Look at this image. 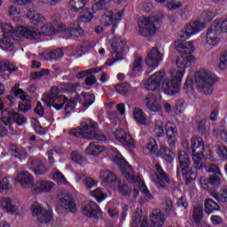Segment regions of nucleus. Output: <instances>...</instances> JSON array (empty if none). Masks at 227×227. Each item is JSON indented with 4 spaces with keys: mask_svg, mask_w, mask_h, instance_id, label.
<instances>
[{
    "mask_svg": "<svg viewBox=\"0 0 227 227\" xmlns=\"http://www.w3.org/2000/svg\"><path fill=\"white\" fill-rule=\"evenodd\" d=\"M34 25L33 27H18L13 31V27L10 24H3L2 31L0 32V47L3 51H12L15 40L20 38H27L28 40H38L42 36H52L56 33H67L70 36L79 38L84 35V30L81 27L79 21L73 23L69 28H67L65 24L53 22L52 24H43L45 17L36 11H30L27 13Z\"/></svg>",
    "mask_w": 227,
    "mask_h": 227,
    "instance_id": "obj_1",
    "label": "nucleus"
},
{
    "mask_svg": "<svg viewBox=\"0 0 227 227\" xmlns=\"http://www.w3.org/2000/svg\"><path fill=\"white\" fill-rule=\"evenodd\" d=\"M175 49L179 52L176 59V67L168 72L158 71L144 80L143 86L147 91H157L161 88L166 95L175 97L180 93L182 81L185 75V70L193 63H196V57L192 55L194 52V43L192 41L182 43L176 41L174 43Z\"/></svg>",
    "mask_w": 227,
    "mask_h": 227,
    "instance_id": "obj_2",
    "label": "nucleus"
},
{
    "mask_svg": "<svg viewBox=\"0 0 227 227\" xmlns=\"http://www.w3.org/2000/svg\"><path fill=\"white\" fill-rule=\"evenodd\" d=\"M107 154L111 160L119 166L125 178L132 181L131 187H133V191H130L127 184L121 186V181L110 170H101L99 172V179L102 184H106V185H108V187L110 189H114V191H118V192H121L122 196H130V198L137 199L140 191L145 198V201H148V200H153V196L150 193V190H148V187H146L143 179L139 176L134 177V170L125 160L121 153H119L118 149L114 147H108Z\"/></svg>",
    "mask_w": 227,
    "mask_h": 227,
    "instance_id": "obj_3",
    "label": "nucleus"
},
{
    "mask_svg": "<svg viewBox=\"0 0 227 227\" xmlns=\"http://www.w3.org/2000/svg\"><path fill=\"white\" fill-rule=\"evenodd\" d=\"M75 91V87L70 83H60L58 87H53L50 94L43 96V102L48 107H54L56 111H61L64 107L66 114H70L77 106L76 99H68L59 93H72Z\"/></svg>",
    "mask_w": 227,
    "mask_h": 227,
    "instance_id": "obj_4",
    "label": "nucleus"
},
{
    "mask_svg": "<svg viewBox=\"0 0 227 227\" xmlns=\"http://www.w3.org/2000/svg\"><path fill=\"white\" fill-rule=\"evenodd\" d=\"M82 128L73 129L69 131V136L80 139H96V141L104 142L107 138L98 130V125L90 119L82 121Z\"/></svg>",
    "mask_w": 227,
    "mask_h": 227,
    "instance_id": "obj_5",
    "label": "nucleus"
},
{
    "mask_svg": "<svg viewBox=\"0 0 227 227\" xmlns=\"http://www.w3.org/2000/svg\"><path fill=\"white\" fill-rule=\"evenodd\" d=\"M191 148L195 169H203L207 160H215L211 151H205L203 138L193 137L191 141Z\"/></svg>",
    "mask_w": 227,
    "mask_h": 227,
    "instance_id": "obj_6",
    "label": "nucleus"
},
{
    "mask_svg": "<svg viewBox=\"0 0 227 227\" xmlns=\"http://www.w3.org/2000/svg\"><path fill=\"white\" fill-rule=\"evenodd\" d=\"M153 132L156 137H164V136H167L170 146H175L178 140V129H176V125L172 121L164 123L161 120L156 121Z\"/></svg>",
    "mask_w": 227,
    "mask_h": 227,
    "instance_id": "obj_7",
    "label": "nucleus"
},
{
    "mask_svg": "<svg viewBox=\"0 0 227 227\" xmlns=\"http://www.w3.org/2000/svg\"><path fill=\"white\" fill-rule=\"evenodd\" d=\"M217 82V76L210 70L202 69L195 74V82L200 93L211 95L214 91V84Z\"/></svg>",
    "mask_w": 227,
    "mask_h": 227,
    "instance_id": "obj_8",
    "label": "nucleus"
},
{
    "mask_svg": "<svg viewBox=\"0 0 227 227\" xmlns=\"http://www.w3.org/2000/svg\"><path fill=\"white\" fill-rule=\"evenodd\" d=\"M27 120L19 113L11 110H5L2 113V120L0 121V137L7 136L10 132H13L12 123L24 125Z\"/></svg>",
    "mask_w": 227,
    "mask_h": 227,
    "instance_id": "obj_9",
    "label": "nucleus"
},
{
    "mask_svg": "<svg viewBox=\"0 0 227 227\" xmlns=\"http://www.w3.org/2000/svg\"><path fill=\"white\" fill-rule=\"evenodd\" d=\"M161 19L159 16H149L138 19V35L145 38H151L155 33L159 31L157 25L160 22Z\"/></svg>",
    "mask_w": 227,
    "mask_h": 227,
    "instance_id": "obj_10",
    "label": "nucleus"
},
{
    "mask_svg": "<svg viewBox=\"0 0 227 227\" xmlns=\"http://www.w3.org/2000/svg\"><path fill=\"white\" fill-rule=\"evenodd\" d=\"M178 159L180 166L177 168V175L179 176H184L186 180V184H189L192 180H196L198 174L192 171V168H189V166H191V159L185 151L179 152Z\"/></svg>",
    "mask_w": 227,
    "mask_h": 227,
    "instance_id": "obj_11",
    "label": "nucleus"
},
{
    "mask_svg": "<svg viewBox=\"0 0 227 227\" xmlns=\"http://www.w3.org/2000/svg\"><path fill=\"white\" fill-rule=\"evenodd\" d=\"M145 150H147L151 155H154L155 157H163L167 162H173V160H175V154H173V152H171L166 145H160L159 151V145L154 138H150L148 140L147 145L145 146Z\"/></svg>",
    "mask_w": 227,
    "mask_h": 227,
    "instance_id": "obj_12",
    "label": "nucleus"
},
{
    "mask_svg": "<svg viewBox=\"0 0 227 227\" xmlns=\"http://www.w3.org/2000/svg\"><path fill=\"white\" fill-rule=\"evenodd\" d=\"M113 61L106 62V67H113L116 61L125 59V42L121 37H115L111 43Z\"/></svg>",
    "mask_w": 227,
    "mask_h": 227,
    "instance_id": "obj_13",
    "label": "nucleus"
},
{
    "mask_svg": "<svg viewBox=\"0 0 227 227\" xmlns=\"http://www.w3.org/2000/svg\"><path fill=\"white\" fill-rule=\"evenodd\" d=\"M205 27H207V25L201 20H197L189 22L182 28L179 38L181 40H189V38H192L195 35L201 33Z\"/></svg>",
    "mask_w": 227,
    "mask_h": 227,
    "instance_id": "obj_14",
    "label": "nucleus"
},
{
    "mask_svg": "<svg viewBox=\"0 0 227 227\" xmlns=\"http://www.w3.org/2000/svg\"><path fill=\"white\" fill-rule=\"evenodd\" d=\"M125 12L121 10L107 11L101 18V24L103 26L113 25V31L118 27L121 19H123Z\"/></svg>",
    "mask_w": 227,
    "mask_h": 227,
    "instance_id": "obj_15",
    "label": "nucleus"
},
{
    "mask_svg": "<svg viewBox=\"0 0 227 227\" xmlns=\"http://www.w3.org/2000/svg\"><path fill=\"white\" fill-rule=\"evenodd\" d=\"M162 61H164V51L160 48H153L147 54L145 65L155 70Z\"/></svg>",
    "mask_w": 227,
    "mask_h": 227,
    "instance_id": "obj_16",
    "label": "nucleus"
},
{
    "mask_svg": "<svg viewBox=\"0 0 227 227\" xmlns=\"http://www.w3.org/2000/svg\"><path fill=\"white\" fill-rule=\"evenodd\" d=\"M30 212L34 216H39L40 223H51L53 214L51 209L44 210L38 201H35L30 207Z\"/></svg>",
    "mask_w": 227,
    "mask_h": 227,
    "instance_id": "obj_17",
    "label": "nucleus"
},
{
    "mask_svg": "<svg viewBox=\"0 0 227 227\" xmlns=\"http://www.w3.org/2000/svg\"><path fill=\"white\" fill-rule=\"evenodd\" d=\"M144 106L152 113L162 111V97L157 94H149L143 100Z\"/></svg>",
    "mask_w": 227,
    "mask_h": 227,
    "instance_id": "obj_18",
    "label": "nucleus"
},
{
    "mask_svg": "<svg viewBox=\"0 0 227 227\" xmlns=\"http://www.w3.org/2000/svg\"><path fill=\"white\" fill-rule=\"evenodd\" d=\"M114 137L118 143L123 145L124 148L132 152L134 148H136V144L134 142V138L124 129H116L114 132Z\"/></svg>",
    "mask_w": 227,
    "mask_h": 227,
    "instance_id": "obj_19",
    "label": "nucleus"
},
{
    "mask_svg": "<svg viewBox=\"0 0 227 227\" xmlns=\"http://www.w3.org/2000/svg\"><path fill=\"white\" fill-rule=\"evenodd\" d=\"M20 84L16 83L12 89V94L18 98H20L22 102L19 105L20 111L26 113L31 109V104L29 103V96L26 95V92L22 89H20Z\"/></svg>",
    "mask_w": 227,
    "mask_h": 227,
    "instance_id": "obj_20",
    "label": "nucleus"
},
{
    "mask_svg": "<svg viewBox=\"0 0 227 227\" xmlns=\"http://www.w3.org/2000/svg\"><path fill=\"white\" fill-rule=\"evenodd\" d=\"M56 187L52 181L39 179L32 184L31 191L34 194H47Z\"/></svg>",
    "mask_w": 227,
    "mask_h": 227,
    "instance_id": "obj_21",
    "label": "nucleus"
},
{
    "mask_svg": "<svg viewBox=\"0 0 227 227\" xmlns=\"http://www.w3.org/2000/svg\"><path fill=\"white\" fill-rule=\"evenodd\" d=\"M156 173L155 175L151 176V180L159 187V189H164L166 187V184L169 182V177L166 175V172L162 169L160 165H155Z\"/></svg>",
    "mask_w": 227,
    "mask_h": 227,
    "instance_id": "obj_22",
    "label": "nucleus"
},
{
    "mask_svg": "<svg viewBox=\"0 0 227 227\" xmlns=\"http://www.w3.org/2000/svg\"><path fill=\"white\" fill-rule=\"evenodd\" d=\"M204 38L207 45L215 47L216 45H219V42H221V32L214 24H212L206 35H204Z\"/></svg>",
    "mask_w": 227,
    "mask_h": 227,
    "instance_id": "obj_23",
    "label": "nucleus"
},
{
    "mask_svg": "<svg viewBox=\"0 0 227 227\" xmlns=\"http://www.w3.org/2000/svg\"><path fill=\"white\" fill-rule=\"evenodd\" d=\"M59 205L64 208V210H67V212H71L72 214H75L77 212V204L75 203V200H74V198L70 194L64 195L59 200Z\"/></svg>",
    "mask_w": 227,
    "mask_h": 227,
    "instance_id": "obj_24",
    "label": "nucleus"
},
{
    "mask_svg": "<svg viewBox=\"0 0 227 227\" xmlns=\"http://www.w3.org/2000/svg\"><path fill=\"white\" fill-rule=\"evenodd\" d=\"M14 181L20 184L21 187L26 189L29 187L33 182H35V178L33 176H31V174H29V172L20 171L16 175Z\"/></svg>",
    "mask_w": 227,
    "mask_h": 227,
    "instance_id": "obj_25",
    "label": "nucleus"
},
{
    "mask_svg": "<svg viewBox=\"0 0 227 227\" xmlns=\"http://www.w3.org/2000/svg\"><path fill=\"white\" fill-rule=\"evenodd\" d=\"M82 213L87 217H100L102 215V209L95 202H88L82 207Z\"/></svg>",
    "mask_w": 227,
    "mask_h": 227,
    "instance_id": "obj_26",
    "label": "nucleus"
},
{
    "mask_svg": "<svg viewBox=\"0 0 227 227\" xmlns=\"http://www.w3.org/2000/svg\"><path fill=\"white\" fill-rule=\"evenodd\" d=\"M223 180L221 176L213 175L207 180L205 177L200 178V185L205 191H208V185L212 187H219L223 184Z\"/></svg>",
    "mask_w": 227,
    "mask_h": 227,
    "instance_id": "obj_27",
    "label": "nucleus"
},
{
    "mask_svg": "<svg viewBox=\"0 0 227 227\" xmlns=\"http://www.w3.org/2000/svg\"><path fill=\"white\" fill-rule=\"evenodd\" d=\"M27 168L30 171H33L36 176H40V175L47 173V168H45L42 161L36 159L30 160L27 164Z\"/></svg>",
    "mask_w": 227,
    "mask_h": 227,
    "instance_id": "obj_28",
    "label": "nucleus"
},
{
    "mask_svg": "<svg viewBox=\"0 0 227 227\" xmlns=\"http://www.w3.org/2000/svg\"><path fill=\"white\" fill-rule=\"evenodd\" d=\"M102 152H106V146L100 145L95 142L90 143L85 149L86 155H90V157H98Z\"/></svg>",
    "mask_w": 227,
    "mask_h": 227,
    "instance_id": "obj_29",
    "label": "nucleus"
},
{
    "mask_svg": "<svg viewBox=\"0 0 227 227\" xmlns=\"http://www.w3.org/2000/svg\"><path fill=\"white\" fill-rule=\"evenodd\" d=\"M152 227H162L164 226V223L166 218L164 217V214L160 209L153 210V214L151 215Z\"/></svg>",
    "mask_w": 227,
    "mask_h": 227,
    "instance_id": "obj_30",
    "label": "nucleus"
},
{
    "mask_svg": "<svg viewBox=\"0 0 227 227\" xmlns=\"http://www.w3.org/2000/svg\"><path fill=\"white\" fill-rule=\"evenodd\" d=\"M0 208L9 214H15V212H17V207L13 205L12 199L8 197L0 199Z\"/></svg>",
    "mask_w": 227,
    "mask_h": 227,
    "instance_id": "obj_31",
    "label": "nucleus"
},
{
    "mask_svg": "<svg viewBox=\"0 0 227 227\" xmlns=\"http://www.w3.org/2000/svg\"><path fill=\"white\" fill-rule=\"evenodd\" d=\"M133 119L138 125H148L146 114L143 112V109L139 107H135L133 109Z\"/></svg>",
    "mask_w": 227,
    "mask_h": 227,
    "instance_id": "obj_32",
    "label": "nucleus"
},
{
    "mask_svg": "<svg viewBox=\"0 0 227 227\" xmlns=\"http://www.w3.org/2000/svg\"><path fill=\"white\" fill-rule=\"evenodd\" d=\"M88 3H90V0H70L68 5L69 11L73 13H77L80 10L82 12Z\"/></svg>",
    "mask_w": 227,
    "mask_h": 227,
    "instance_id": "obj_33",
    "label": "nucleus"
},
{
    "mask_svg": "<svg viewBox=\"0 0 227 227\" xmlns=\"http://www.w3.org/2000/svg\"><path fill=\"white\" fill-rule=\"evenodd\" d=\"M12 74V72H17V67L13 65L9 60H2L0 61V75L3 76V74Z\"/></svg>",
    "mask_w": 227,
    "mask_h": 227,
    "instance_id": "obj_34",
    "label": "nucleus"
},
{
    "mask_svg": "<svg viewBox=\"0 0 227 227\" xmlns=\"http://www.w3.org/2000/svg\"><path fill=\"white\" fill-rule=\"evenodd\" d=\"M80 102L83 106V107H90L92 104L95 103V95L91 92H85L81 94Z\"/></svg>",
    "mask_w": 227,
    "mask_h": 227,
    "instance_id": "obj_35",
    "label": "nucleus"
},
{
    "mask_svg": "<svg viewBox=\"0 0 227 227\" xmlns=\"http://www.w3.org/2000/svg\"><path fill=\"white\" fill-rule=\"evenodd\" d=\"M143 67H144L143 58L137 57L134 59L132 67H131V72H132L133 76L137 75V74H141V72H143Z\"/></svg>",
    "mask_w": 227,
    "mask_h": 227,
    "instance_id": "obj_36",
    "label": "nucleus"
},
{
    "mask_svg": "<svg viewBox=\"0 0 227 227\" xmlns=\"http://www.w3.org/2000/svg\"><path fill=\"white\" fill-rule=\"evenodd\" d=\"M221 210L219 204L214 201L212 199H207L205 200V212L206 214H213V212H218Z\"/></svg>",
    "mask_w": 227,
    "mask_h": 227,
    "instance_id": "obj_37",
    "label": "nucleus"
},
{
    "mask_svg": "<svg viewBox=\"0 0 227 227\" xmlns=\"http://www.w3.org/2000/svg\"><path fill=\"white\" fill-rule=\"evenodd\" d=\"M90 196L95 198L98 203H102V201L107 199V193L106 192V190L102 188H97L96 190L91 191Z\"/></svg>",
    "mask_w": 227,
    "mask_h": 227,
    "instance_id": "obj_38",
    "label": "nucleus"
},
{
    "mask_svg": "<svg viewBox=\"0 0 227 227\" xmlns=\"http://www.w3.org/2000/svg\"><path fill=\"white\" fill-rule=\"evenodd\" d=\"M9 152L11 154L13 155V157H16V159H20V160H22V159H26V149L24 148H19L17 145H11L9 148Z\"/></svg>",
    "mask_w": 227,
    "mask_h": 227,
    "instance_id": "obj_39",
    "label": "nucleus"
},
{
    "mask_svg": "<svg viewBox=\"0 0 227 227\" xmlns=\"http://www.w3.org/2000/svg\"><path fill=\"white\" fill-rule=\"evenodd\" d=\"M52 180L56 182L57 184H59L60 185H69L71 191H74V186L65 178V176L61 174L59 171H56L53 174Z\"/></svg>",
    "mask_w": 227,
    "mask_h": 227,
    "instance_id": "obj_40",
    "label": "nucleus"
},
{
    "mask_svg": "<svg viewBox=\"0 0 227 227\" xmlns=\"http://www.w3.org/2000/svg\"><path fill=\"white\" fill-rule=\"evenodd\" d=\"M183 91H184V93L188 95V97H190V98H192V97H194V87H193V82H192V77L188 76L186 78V81L183 87Z\"/></svg>",
    "mask_w": 227,
    "mask_h": 227,
    "instance_id": "obj_41",
    "label": "nucleus"
},
{
    "mask_svg": "<svg viewBox=\"0 0 227 227\" xmlns=\"http://www.w3.org/2000/svg\"><path fill=\"white\" fill-rule=\"evenodd\" d=\"M79 19L82 22H91V20H93V12H91V9L88 7L84 8L80 14Z\"/></svg>",
    "mask_w": 227,
    "mask_h": 227,
    "instance_id": "obj_42",
    "label": "nucleus"
},
{
    "mask_svg": "<svg viewBox=\"0 0 227 227\" xmlns=\"http://www.w3.org/2000/svg\"><path fill=\"white\" fill-rule=\"evenodd\" d=\"M8 15L12 20H20V10L15 5H11L8 9Z\"/></svg>",
    "mask_w": 227,
    "mask_h": 227,
    "instance_id": "obj_43",
    "label": "nucleus"
},
{
    "mask_svg": "<svg viewBox=\"0 0 227 227\" xmlns=\"http://www.w3.org/2000/svg\"><path fill=\"white\" fill-rule=\"evenodd\" d=\"M213 26L220 30V33H227V17L224 20H216Z\"/></svg>",
    "mask_w": 227,
    "mask_h": 227,
    "instance_id": "obj_44",
    "label": "nucleus"
},
{
    "mask_svg": "<svg viewBox=\"0 0 227 227\" xmlns=\"http://www.w3.org/2000/svg\"><path fill=\"white\" fill-rule=\"evenodd\" d=\"M211 196L220 201L221 203H227V186H224L223 189V193L213 192Z\"/></svg>",
    "mask_w": 227,
    "mask_h": 227,
    "instance_id": "obj_45",
    "label": "nucleus"
},
{
    "mask_svg": "<svg viewBox=\"0 0 227 227\" xmlns=\"http://www.w3.org/2000/svg\"><path fill=\"white\" fill-rule=\"evenodd\" d=\"M215 17V13L212 11H204L200 15V20L201 22H204V24L207 25V22H210Z\"/></svg>",
    "mask_w": 227,
    "mask_h": 227,
    "instance_id": "obj_46",
    "label": "nucleus"
},
{
    "mask_svg": "<svg viewBox=\"0 0 227 227\" xmlns=\"http://www.w3.org/2000/svg\"><path fill=\"white\" fill-rule=\"evenodd\" d=\"M130 84L129 83H121L115 86V91L119 93V95H127L129 91H130Z\"/></svg>",
    "mask_w": 227,
    "mask_h": 227,
    "instance_id": "obj_47",
    "label": "nucleus"
},
{
    "mask_svg": "<svg viewBox=\"0 0 227 227\" xmlns=\"http://www.w3.org/2000/svg\"><path fill=\"white\" fill-rule=\"evenodd\" d=\"M107 6V0H94L92 4V10L94 12H100V10H106Z\"/></svg>",
    "mask_w": 227,
    "mask_h": 227,
    "instance_id": "obj_48",
    "label": "nucleus"
},
{
    "mask_svg": "<svg viewBox=\"0 0 227 227\" xmlns=\"http://www.w3.org/2000/svg\"><path fill=\"white\" fill-rule=\"evenodd\" d=\"M102 68L98 67V68H92V69H88L85 71H81L76 74L77 79H82V77H86V75H90V74H98V72H101Z\"/></svg>",
    "mask_w": 227,
    "mask_h": 227,
    "instance_id": "obj_49",
    "label": "nucleus"
},
{
    "mask_svg": "<svg viewBox=\"0 0 227 227\" xmlns=\"http://www.w3.org/2000/svg\"><path fill=\"white\" fill-rule=\"evenodd\" d=\"M164 209L168 215H176L175 212V206H173V201L167 200L164 204Z\"/></svg>",
    "mask_w": 227,
    "mask_h": 227,
    "instance_id": "obj_50",
    "label": "nucleus"
},
{
    "mask_svg": "<svg viewBox=\"0 0 227 227\" xmlns=\"http://www.w3.org/2000/svg\"><path fill=\"white\" fill-rule=\"evenodd\" d=\"M193 218L195 223H200L203 218V207L200 206H197L193 209Z\"/></svg>",
    "mask_w": 227,
    "mask_h": 227,
    "instance_id": "obj_51",
    "label": "nucleus"
},
{
    "mask_svg": "<svg viewBox=\"0 0 227 227\" xmlns=\"http://www.w3.org/2000/svg\"><path fill=\"white\" fill-rule=\"evenodd\" d=\"M32 126L36 134H39L40 136H43V134H45V129L43 127H42V125H40V121L38 120L33 119Z\"/></svg>",
    "mask_w": 227,
    "mask_h": 227,
    "instance_id": "obj_52",
    "label": "nucleus"
},
{
    "mask_svg": "<svg viewBox=\"0 0 227 227\" xmlns=\"http://www.w3.org/2000/svg\"><path fill=\"white\" fill-rule=\"evenodd\" d=\"M63 56H64V53H63V50L61 49H57L55 51H51L48 54V58L51 61H55V59H59V58H63Z\"/></svg>",
    "mask_w": 227,
    "mask_h": 227,
    "instance_id": "obj_53",
    "label": "nucleus"
},
{
    "mask_svg": "<svg viewBox=\"0 0 227 227\" xmlns=\"http://www.w3.org/2000/svg\"><path fill=\"white\" fill-rule=\"evenodd\" d=\"M83 184L86 189H93V187H97V185H98V180H95L93 177L88 176L85 178Z\"/></svg>",
    "mask_w": 227,
    "mask_h": 227,
    "instance_id": "obj_54",
    "label": "nucleus"
},
{
    "mask_svg": "<svg viewBox=\"0 0 227 227\" xmlns=\"http://www.w3.org/2000/svg\"><path fill=\"white\" fill-rule=\"evenodd\" d=\"M71 160L76 162V164H82V153H81L79 151H74L71 153Z\"/></svg>",
    "mask_w": 227,
    "mask_h": 227,
    "instance_id": "obj_55",
    "label": "nucleus"
},
{
    "mask_svg": "<svg viewBox=\"0 0 227 227\" xmlns=\"http://www.w3.org/2000/svg\"><path fill=\"white\" fill-rule=\"evenodd\" d=\"M174 113L176 114H182V113H184V99H179L176 101V105L174 106Z\"/></svg>",
    "mask_w": 227,
    "mask_h": 227,
    "instance_id": "obj_56",
    "label": "nucleus"
},
{
    "mask_svg": "<svg viewBox=\"0 0 227 227\" xmlns=\"http://www.w3.org/2000/svg\"><path fill=\"white\" fill-rule=\"evenodd\" d=\"M182 2L178 0H169V2L167 4V8L168 10H178V8H181Z\"/></svg>",
    "mask_w": 227,
    "mask_h": 227,
    "instance_id": "obj_57",
    "label": "nucleus"
},
{
    "mask_svg": "<svg viewBox=\"0 0 227 227\" xmlns=\"http://www.w3.org/2000/svg\"><path fill=\"white\" fill-rule=\"evenodd\" d=\"M10 189V179L5 177L0 181V192H6Z\"/></svg>",
    "mask_w": 227,
    "mask_h": 227,
    "instance_id": "obj_58",
    "label": "nucleus"
},
{
    "mask_svg": "<svg viewBox=\"0 0 227 227\" xmlns=\"http://www.w3.org/2000/svg\"><path fill=\"white\" fill-rule=\"evenodd\" d=\"M191 6L185 5L183 7L180 12L182 19H189V17H191Z\"/></svg>",
    "mask_w": 227,
    "mask_h": 227,
    "instance_id": "obj_59",
    "label": "nucleus"
},
{
    "mask_svg": "<svg viewBox=\"0 0 227 227\" xmlns=\"http://www.w3.org/2000/svg\"><path fill=\"white\" fill-rule=\"evenodd\" d=\"M217 153L221 159L227 160V149L224 146H218Z\"/></svg>",
    "mask_w": 227,
    "mask_h": 227,
    "instance_id": "obj_60",
    "label": "nucleus"
},
{
    "mask_svg": "<svg viewBox=\"0 0 227 227\" xmlns=\"http://www.w3.org/2000/svg\"><path fill=\"white\" fill-rule=\"evenodd\" d=\"M142 10L143 12H146L147 13H150V12L153 10V4H152V2H150V0H146L142 4Z\"/></svg>",
    "mask_w": 227,
    "mask_h": 227,
    "instance_id": "obj_61",
    "label": "nucleus"
},
{
    "mask_svg": "<svg viewBox=\"0 0 227 227\" xmlns=\"http://www.w3.org/2000/svg\"><path fill=\"white\" fill-rule=\"evenodd\" d=\"M208 173H216V175H219V176H223V174H221V170H219V167L215 164H211L208 168H206Z\"/></svg>",
    "mask_w": 227,
    "mask_h": 227,
    "instance_id": "obj_62",
    "label": "nucleus"
},
{
    "mask_svg": "<svg viewBox=\"0 0 227 227\" xmlns=\"http://www.w3.org/2000/svg\"><path fill=\"white\" fill-rule=\"evenodd\" d=\"M49 74H51V71L49 69H43L34 74V79H40V77L49 75Z\"/></svg>",
    "mask_w": 227,
    "mask_h": 227,
    "instance_id": "obj_63",
    "label": "nucleus"
},
{
    "mask_svg": "<svg viewBox=\"0 0 227 227\" xmlns=\"http://www.w3.org/2000/svg\"><path fill=\"white\" fill-rule=\"evenodd\" d=\"M41 4H48L49 6H56L59 3L63 0H38Z\"/></svg>",
    "mask_w": 227,
    "mask_h": 227,
    "instance_id": "obj_64",
    "label": "nucleus"
}]
</instances>
